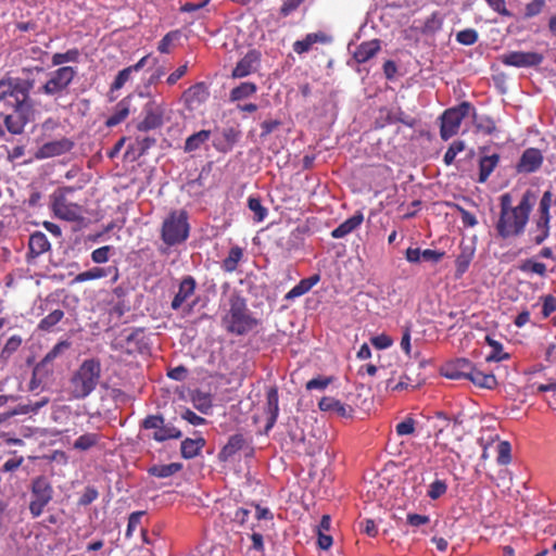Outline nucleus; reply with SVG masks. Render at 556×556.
Listing matches in <instances>:
<instances>
[{"mask_svg": "<svg viewBox=\"0 0 556 556\" xmlns=\"http://www.w3.org/2000/svg\"><path fill=\"white\" fill-rule=\"evenodd\" d=\"M535 198L531 191H526L519 203L513 205L511 194L506 192L500 197V216L495 225L500 237L506 239L516 237L525 231Z\"/></svg>", "mask_w": 556, "mask_h": 556, "instance_id": "obj_1", "label": "nucleus"}, {"mask_svg": "<svg viewBox=\"0 0 556 556\" xmlns=\"http://www.w3.org/2000/svg\"><path fill=\"white\" fill-rule=\"evenodd\" d=\"M41 72H43L41 66L23 67L22 73L25 78H2L0 80V103L3 102L11 108L27 102L28 93L34 88L35 83L30 79V76Z\"/></svg>", "mask_w": 556, "mask_h": 556, "instance_id": "obj_2", "label": "nucleus"}, {"mask_svg": "<svg viewBox=\"0 0 556 556\" xmlns=\"http://www.w3.org/2000/svg\"><path fill=\"white\" fill-rule=\"evenodd\" d=\"M222 323L228 332L238 336L252 331L257 325V320L248 309L245 299L236 293L229 298V309L223 316Z\"/></svg>", "mask_w": 556, "mask_h": 556, "instance_id": "obj_3", "label": "nucleus"}, {"mask_svg": "<svg viewBox=\"0 0 556 556\" xmlns=\"http://www.w3.org/2000/svg\"><path fill=\"white\" fill-rule=\"evenodd\" d=\"M101 375L100 362L85 359L70 380V392L74 399L87 397L98 386Z\"/></svg>", "mask_w": 556, "mask_h": 556, "instance_id": "obj_4", "label": "nucleus"}, {"mask_svg": "<svg viewBox=\"0 0 556 556\" xmlns=\"http://www.w3.org/2000/svg\"><path fill=\"white\" fill-rule=\"evenodd\" d=\"M189 236L188 215L185 211H174L163 222L162 239L167 245H175Z\"/></svg>", "mask_w": 556, "mask_h": 556, "instance_id": "obj_5", "label": "nucleus"}, {"mask_svg": "<svg viewBox=\"0 0 556 556\" xmlns=\"http://www.w3.org/2000/svg\"><path fill=\"white\" fill-rule=\"evenodd\" d=\"M471 111H473V108L468 102H463L455 108L446 110L441 116V138L446 141L453 136H455L459 130L462 121Z\"/></svg>", "mask_w": 556, "mask_h": 556, "instance_id": "obj_6", "label": "nucleus"}, {"mask_svg": "<svg viewBox=\"0 0 556 556\" xmlns=\"http://www.w3.org/2000/svg\"><path fill=\"white\" fill-rule=\"evenodd\" d=\"M52 496L53 489L47 477L39 476L33 480L29 511L34 518L42 514L45 507L51 502Z\"/></svg>", "mask_w": 556, "mask_h": 556, "instance_id": "obj_7", "label": "nucleus"}, {"mask_svg": "<svg viewBox=\"0 0 556 556\" xmlns=\"http://www.w3.org/2000/svg\"><path fill=\"white\" fill-rule=\"evenodd\" d=\"M77 75V68L73 66H61L49 75V79L40 88L47 96H56L64 92Z\"/></svg>", "mask_w": 556, "mask_h": 556, "instance_id": "obj_8", "label": "nucleus"}, {"mask_svg": "<svg viewBox=\"0 0 556 556\" xmlns=\"http://www.w3.org/2000/svg\"><path fill=\"white\" fill-rule=\"evenodd\" d=\"M141 427L144 430H151L152 433L149 434V438L155 440L156 442H164L170 439H179L182 435L178 428L170 424H165V420L161 415L147 416L142 420Z\"/></svg>", "mask_w": 556, "mask_h": 556, "instance_id": "obj_9", "label": "nucleus"}, {"mask_svg": "<svg viewBox=\"0 0 556 556\" xmlns=\"http://www.w3.org/2000/svg\"><path fill=\"white\" fill-rule=\"evenodd\" d=\"M73 188H64L53 193L52 210L54 214L64 220L76 222L81 218V206L70 202L65 194L72 192Z\"/></svg>", "mask_w": 556, "mask_h": 556, "instance_id": "obj_10", "label": "nucleus"}, {"mask_svg": "<svg viewBox=\"0 0 556 556\" xmlns=\"http://www.w3.org/2000/svg\"><path fill=\"white\" fill-rule=\"evenodd\" d=\"M42 144L36 150L34 156L37 160H46L55 156H61L70 152L74 148V141L66 137L59 139L41 140Z\"/></svg>", "mask_w": 556, "mask_h": 556, "instance_id": "obj_11", "label": "nucleus"}, {"mask_svg": "<svg viewBox=\"0 0 556 556\" xmlns=\"http://www.w3.org/2000/svg\"><path fill=\"white\" fill-rule=\"evenodd\" d=\"M541 53L534 51H510L500 56V61L507 66L531 67L543 62Z\"/></svg>", "mask_w": 556, "mask_h": 556, "instance_id": "obj_12", "label": "nucleus"}, {"mask_svg": "<svg viewBox=\"0 0 556 556\" xmlns=\"http://www.w3.org/2000/svg\"><path fill=\"white\" fill-rule=\"evenodd\" d=\"M11 108L12 112L4 116V125L11 134L20 135L24 131L28 122L27 114L29 111V104L27 102H23Z\"/></svg>", "mask_w": 556, "mask_h": 556, "instance_id": "obj_13", "label": "nucleus"}, {"mask_svg": "<svg viewBox=\"0 0 556 556\" xmlns=\"http://www.w3.org/2000/svg\"><path fill=\"white\" fill-rule=\"evenodd\" d=\"M53 368L43 362H39L33 369V375L28 384L30 391H42L47 389L52 381Z\"/></svg>", "mask_w": 556, "mask_h": 556, "instance_id": "obj_14", "label": "nucleus"}, {"mask_svg": "<svg viewBox=\"0 0 556 556\" xmlns=\"http://www.w3.org/2000/svg\"><path fill=\"white\" fill-rule=\"evenodd\" d=\"M143 113V119L137 125L139 131H148L162 125L163 110L154 101H150L144 105Z\"/></svg>", "mask_w": 556, "mask_h": 556, "instance_id": "obj_15", "label": "nucleus"}, {"mask_svg": "<svg viewBox=\"0 0 556 556\" xmlns=\"http://www.w3.org/2000/svg\"><path fill=\"white\" fill-rule=\"evenodd\" d=\"M472 363L466 358H457L445 364L442 368V375L448 379H468L471 372Z\"/></svg>", "mask_w": 556, "mask_h": 556, "instance_id": "obj_16", "label": "nucleus"}, {"mask_svg": "<svg viewBox=\"0 0 556 556\" xmlns=\"http://www.w3.org/2000/svg\"><path fill=\"white\" fill-rule=\"evenodd\" d=\"M110 275H113L112 281L116 282L117 279H118V270H117L116 267H114V266H110V267H92V268H90L88 270H85V271L79 273L78 275H76L71 283L75 285V283H80V282H85V281H88V280L101 279V278H104V277L110 276Z\"/></svg>", "mask_w": 556, "mask_h": 556, "instance_id": "obj_17", "label": "nucleus"}, {"mask_svg": "<svg viewBox=\"0 0 556 556\" xmlns=\"http://www.w3.org/2000/svg\"><path fill=\"white\" fill-rule=\"evenodd\" d=\"M260 63V53L255 50L249 51L235 66L233 78H243L256 71Z\"/></svg>", "mask_w": 556, "mask_h": 556, "instance_id": "obj_18", "label": "nucleus"}, {"mask_svg": "<svg viewBox=\"0 0 556 556\" xmlns=\"http://www.w3.org/2000/svg\"><path fill=\"white\" fill-rule=\"evenodd\" d=\"M264 412L267 420L265 431L268 432L276 424L279 414V396L277 388L271 387L267 390Z\"/></svg>", "mask_w": 556, "mask_h": 556, "instance_id": "obj_19", "label": "nucleus"}, {"mask_svg": "<svg viewBox=\"0 0 556 556\" xmlns=\"http://www.w3.org/2000/svg\"><path fill=\"white\" fill-rule=\"evenodd\" d=\"M443 17L440 13L434 12L425 21H415L412 30H419L425 36H433L441 30Z\"/></svg>", "mask_w": 556, "mask_h": 556, "instance_id": "obj_20", "label": "nucleus"}, {"mask_svg": "<svg viewBox=\"0 0 556 556\" xmlns=\"http://www.w3.org/2000/svg\"><path fill=\"white\" fill-rule=\"evenodd\" d=\"M195 285V280L191 276H187L181 280L178 292L172 301L173 309H179L182 304L194 293Z\"/></svg>", "mask_w": 556, "mask_h": 556, "instance_id": "obj_21", "label": "nucleus"}, {"mask_svg": "<svg viewBox=\"0 0 556 556\" xmlns=\"http://www.w3.org/2000/svg\"><path fill=\"white\" fill-rule=\"evenodd\" d=\"M364 222V214L356 212L350 218L341 223L337 228L331 231V237L334 239H341L352 233L354 230L361 227Z\"/></svg>", "mask_w": 556, "mask_h": 556, "instance_id": "obj_22", "label": "nucleus"}, {"mask_svg": "<svg viewBox=\"0 0 556 556\" xmlns=\"http://www.w3.org/2000/svg\"><path fill=\"white\" fill-rule=\"evenodd\" d=\"M130 101H131V97L129 96V97L122 99L115 105L113 113L105 122V125L108 127H114L127 118V116L129 115V111H130Z\"/></svg>", "mask_w": 556, "mask_h": 556, "instance_id": "obj_23", "label": "nucleus"}, {"mask_svg": "<svg viewBox=\"0 0 556 556\" xmlns=\"http://www.w3.org/2000/svg\"><path fill=\"white\" fill-rule=\"evenodd\" d=\"M380 50V41L377 39L361 43L353 53L357 63H365Z\"/></svg>", "mask_w": 556, "mask_h": 556, "instance_id": "obj_24", "label": "nucleus"}, {"mask_svg": "<svg viewBox=\"0 0 556 556\" xmlns=\"http://www.w3.org/2000/svg\"><path fill=\"white\" fill-rule=\"evenodd\" d=\"M543 157L539 150L528 149L523 152L519 167L521 170L531 173L538 169L542 164Z\"/></svg>", "mask_w": 556, "mask_h": 556, "instance_id": "obj_25", "label": "nucleus"}, {"mask_svg": "<svg viewBox=\"0 0 556 556\" xmlns=\"http://www.w3.org/2000/svg\"><path fill=\"white\" fill-rule=\"evenodd\" d=\"M500 162V156L496 153L481 156L479 161V178L478 181L483 184L488 180L492 172L495 169Z\"/></svg>", "mask_w": 556, "mask_h": 556, "instance_id": "obj_26", "label": "nucleus"}, {"mask_svg": "<svg viewBox=\"0 0 556 556\" xmlns=\"http://www.w3.org/2000/svg\"><path fill=\"white\" fill-rule=\"evenodd\" d=\"M320 280L319 275H313L308 278L302 279L296 286H294L286 295L287 301H292L299 296L307 293Z\"/></svg>", "mask_w": 556, "mask_h": 556, "instance_id": "obj_27", "label": "nucleus"}, {"mask_svg": "<svg viewBox=\"0 0 556 556\" xmlns=\"http://www.w3.org/2000/svg\"><path fill=\"white\" fill-rule=\"evenodd\" d=\"M327 37L324 33L307 34L302 40H296L293 43V51L298 54L308 52L314 43L326 42Z\"/></svg>", "mask_w": 556, "mask_h": 556, "instance_id": "obj_28", "label": "nucleus"}, {"mask_svg": "<svg viewBox=\"0 0 556 556\" xmlns=\"http://www.w3.org/2000/svg\"><path fill=\"white\" fill-rule=\"evenodd\" d=\"M204 445L205 440L201 437L195 439L187 438L181 442L180 445L181 456L186 459L194 458L200 454Z\"/></svg>", "mask_w": 556, "mask_h": 556, "instance_id": "obj_29", "label": "nucleus"}, {"mask_svg": "<svg viewBox=\"0 0 556 556\" xmlns=\"http://www.w3.org/2000/svg\"><path fill=\"white\" fill-rule=\"evenodd\" d=\"M29 251L33 255L38 256L50 249V242L43 232L37 231L29 238Z\"/></svg>", "mask_w": 556, "mask_h": 556, "instance_id": "obj_30", "label": "nucleus"}, {"mask_svg": "<svg viewBox=\"0 0 556 556\" xmlns=\"http://www.w3.org/2000/svg\"><path fill=\"white\" fill-rule=\"evenodd\" d=\"M182 469V464L170 463L166 465H153L148 469L150 476L156 478H169Z\"/></svg>", "mask_w": 556, "mask_h": 556, "instance_id": "obj_31", "label": "nucleus"}, {"mask_svg": "<svg viewBox=\"0 0 556 556\" xmlns=\"http://www.w3.org/2000/svg\"><path fill=\"white\" fill-rule=\"evenodd\" d=\"M323 412H333L338 415L345 417L349 415V407L342 404L339 400L331 396H324L318 404Z\"/></svg>", "mask_w": 556, "mask_h": 556, "instance_id": "obj_32", "label": "nucleus"}, {"mask_svg": "<svg viewBox=\"0 0 556 556\" xmlns=\"http://www.w3.org/2000/svg\"><path fill=\"white\" fill-rule=\"evenodd\" d=\"M468 380L472 381L476 386L492 389L496 384L495 376L492 374H484L475 368L472 365L471 372L468 376Z\"/></svg>", "mask_w": 556, "mask_h": 556, "instance_id": "obj_33", "label": "nucleus"}, {"mask_svg": "<svg viewBox=\"0 0 556 556\" xmlns=\"http://www.w3.org/2000/svg\"><path fill=\"white\" fill-rule=\"evenodd\" d=\"M193 406L202 414H208L212 409V395L206 392L195 391L191 395Z\"/></svg>", "mask_w": 556, "mask_h": 556, "instance_id": "obj_34", "label": "nucleus"}, {"mask_svg": "<svg viewBox=\"0 0 556 556\" xmlns=\"http://www.w3.org/2000/svg\"><path fill=\"white\" fill-rule=\"evenodd\" d=\"M243 257V250L240 247H232L227 257L222 263V268L226 273H232Z\"/></svg>", "mask_w": 556, "mask_h": 556, "instance_id": "obj_35", "label": "nucleus"}, {"mask_svg": "<svg viewBox=\"0 0 556 556\" xmlns=\"http://www.w3.org/2000/svg\"><path fill=\"white\" fill-rule=\"evenodd\" d=\"M80 59V51L77 48L68 49L66 52H58L52 55V66H60L66 63H77Z\"/></svg>", "mask_w": 556, "mask_h": 556, "instance_id": "obj_36", "label": "nucleus"}, {"mask_svg": "<svg viewBox=\"0 0 556 556\" xmlns=\"http://www.w3.org/2000/svg\"><path fill=\"white\" fill-rule=\"evenodd\" d=\"M257 90L254 83H242L230 91V100L232 102L248 99L253 96Z\"/></svg>", "mask_w": 556, "mask_h": 556, "instance_id": "obj_37", "label": "nucleus"}, {"mask_svg": "<svg viewBox=\"0 0 556 556\" xmlns=\"http://www.w3.org/2000/svg\"><path fill=\"white\" fill-rule=\"evenodd\" d=\"M211 137L210 130H200L189 136L185 142V151L193 152L198 150L203 143H205Z\"/></svg>", "mask_w": 556, "mask_h": 556, "instance_id": "obj_38", "label": "nucleus"}, {"mask_svg": "<svg viewBox=\"0 0 556 556\" xmlns=\"http://www.w3.org/2000/svg\"><path fill=\"white\" fill-rule=\"evenodd\" d=\"M491 348L490 354L485 357L486 362H501L509 358V354L504 352L503 344L490 337L485 338Z\"/></svg>", "mask_w": 556, "mask_h": 556, "instance_id": "obj_39", "label": "nucleus"}, {"mask_svg": "<svg viewBox=\"0 0 556 556\" xmlns=\"http://www.w3.org/2000/svg\"><path fill=\"white\" fill-rule=\"evenodd\" d=\"M71 348V342L67 340H63L58 342L41 359V362L51 365L52 362L60 357L65 351Z\"/></svg>", "mask_w": 556, "mask_h": 556, "instance_id": "obj_40", "label": "nucleus"}, {"mask_svg": "<svg viewBox=\"0 0 556 556\" xmlns=\"http://www.w3.org/2000/svg\"><path fill=\"white\" fill-rule=\"evenodd\" d=\"M473 257V249L471 247H463L460 254L456 258V267L459 274H464Z\"/></svg>", "mask_w": 556, "mask_h": 556, "instance_id": "obj_41", "label": "nucleus"}, {"mask_svg": "<svg viewBox=\"0 0 556 556\" xmlns=\"http://www.w3.org/2000/svg\"><path fill=\"white\" fill-rule=\"evenodd\" d=\"M248 206L254 213L253 219L256 223H261L267 216V208L263 206L258 198L250 197L248 199Z\"/></svg>", "mask_w": 556, "mask_h": 556, "instance_id": "obj_42", "label": "nucleus"}, {"mask_svg": "<svg viewBox=\"0 0 556 556\" xmlns=\"http://www.w3.org/2000/svg\"><path fill=\"white\" fill-rule=\"evenodd\" d=\"M99 437L96 433H85L76 439L74 448L79 451H88L98 443Z\"/></svg>", "mask_w": 556, "mask_h": 556, "instance_id": "obj_43", "label": "nucleus"}, {"mask_svg": "<svg viewBox=\"0 0 556 556\" xmlns=\"http://www.w3.org/2000/svg\"><path fill=\"white\" fill-rule=\"evenodd\" d=\"M475 125L478 131H481L485 135H491L496 130L495 122L485 115L476 116Z\"/></svg>", "mask_w": 556, "mask_h": 556, "instance_id": "obj_44", "label": "nucleus"}, {"mask_svg": "<svg viewBox=\"0 0 556 556\" xmlns=\"http://www.w3.org/2000/svg\"><path fill=\"white\" fill-rule=\"evenodd\" d=\"M447 491V484L444 480L435 479L428 486L427 495L431 500H438L444 495Z\"/></svg>", "mask_w": 556, "mask_h": 556, "instance_id": "obj_45", "label": "nucleus"}, {"mask_svg": "<svg viewBox=\"0 0 556 556\" xmlns=\"http://www.w3.org/2000/svg\"><path fill=\"white\" fill-rule=\"evenodd\" d=\"M63 316L64 312L62 309H54L40 320L39 328L41 330H50L63 318Z\"/></svg>", "mask_w": 556, "mask_h": 556, "instance_id": "obj_46", "label": "nucleus"}, {"mask_svg": "<svg viewBox=\"0 0 556 556\" xmlns=\"http://www.w3.org/2000/svg\"><path fill=\"white\" fill-rule=\"evenodd\" d=\"M497 463L500 465H508L511 460V446L507 441H501L497 444Z\"/></svg>", "mask_w": 556, "mask_h": 556, "instance_id": "obj_47", "label": "nucleus"}, {"mask_svg": "<svg viewBox=\"0 0 556 556\" xmlns=\"http://www.w3.org/2000/svg\"><path fill=\"white\" fill-rule=\"evenodd\" d=\"M60 127V123L54 118H47L40 125V137L39 140L51 139L53 132Z\"/></svg>", "mask_w": 556, "mask_h": 556, "instance_id": "obj_48", "label": "nucleus"}, {"mask_svg": "<svg viewBox=\"0 0 556 556\" xmlns=\"http://www.w3.org/2000/svg\"><path fill=\"white\" fill-rule=\"evenodd\" d=\"M465 150L464 141L456 140L447 149L444 154L443 161L446 165H452L456 155Z\"/></svg>", "mask_w": 556, "mask_h": 556, "instance_id": "obj_49", "label": "nucleus"}, {"mask_svg": "<svg viewBox=\"0 0 556 556\" xmlns=\"http://www.w3.org/2000/svg\"><path fill=\"white\" fill-rule=\"evenodd\" d=\"M478 33L472 28L460 30L456 35V40L464 46H471L478 41Z\"/></svg>", "mask_w": 556, "mask_h": 556, "instance_id": "obj_50", "label": "nucleus"}, {"mask_svg": "<svg viewBox=\"0 0 556 556\" xmlns=\"http://www.w3.org/2000/svg\"><path fill=\"white\" fill-rule=\"evenodd\" d=\"M416 421L412 417H406L395 426V432L399 437L410 435L415 432Z\"/></svg>", "mask_w": 556, "mask_h": 556, "instance_id": "obj_51", "label": "nucleus"}, {"mask_svg": "<svg viewBox=\"0 0 556 556\" xmlns=\"http://www.w3.org/2000/svg\"><path fill=\"white\" fill-rule=\"evenodd\" d=\"M186 97L189 102H193L194 100L201 102L206 98L205 87L202 84H197L187 90Z\"/></svg>", "mask_w": 556, "mask_h": 556, "instance_id": "obj_52", "label": "nucleus"}, {"mask_svg": "<svg viewBox=\"0 0 556 556\" xmlns=\"http://www.w3.org/2000/svg\"><path fill=\"white\" fill-rule=\"evenodd\" d=\"M143 515V511H134L129 515L128 525L125 533V536L127 539H130L134 532L140 527L141 518Z\"/></svg>", "mask_w": 556, "mask_h": 556, "instance_id": "obj_53", "label": "nucleus"}, {"mask_svg": "<svg viewBox=\"0 0 556 556\" xmlns=\"http://www.w3.org/2000/svg\"><path fill=\"white\" fill-rule=\"evenodd\" d=\"M112 250H113V248L110 245H104V247L93 250L91 253L92 262L96 264L106 263L110 258V254H111Z\"/></svg>", "mask_w": 556, "mask_h": 556, "instance_id": "obj_54", "label": "nucleus"}, {"mask_svg": "<svg viewBox=\"0 0 556 556\" xmlns=\"http://www.w3.org/2000/svg\"><path fill=\"white\" fill-rule=\"evenodd\" d=\"M132 73L134 72L130 70L129 66L122 70L115 77L113 84L111 85V91L122 89L124 85L130 79Z\"/></svg>", "mask_w": 556, "mask_h": 556, "instance_id": "obj_55", "label": "nucleus"}, {"mask_svg": "<svg viewBox=\"0 0 556 556\" xmlns=\"http://www.w3.org/2000/svg\"><path fill=\"white\" fill-rule=\"evenodd\" d=\"M371 344L378 350L389 349L393 344V340L388 334L381 333L371 338Z\"/></svg>", "mask_w": 556, "mask_h": 556, "instance_id": "obj_56", "label": "nucleus"}, {"mask_svg": "<svg viewBox=\"0 0 556 556\" xmlns=\"http://www.w3.org/2000/svg\"><path fill=\"white\" fill-rule=\"evenodd\" d=\"M545 5V0H532L526 5L525 15L526 17H533L541 13Z\"/></svg>", "mask_w": 556, "mask_h": 556, "instance_id": "obj_57", "label": "nucleus"}, {"mask_svg": "<svg viewBox=\"0 0 556 556\" xmlns=\"http://www.w3.org/2000/svg\"><path fill=\"white\" fill-rule=\"evenodd\" d=\"M22 338L20 336H12L10 337L3 349H2V354H7V355H10L12 353H14L15 351L18 350V348L21 346L22 344Z\"/></svg>", "mask_w": 556, "mask_h": 556, "instance_id": "obj_58", "label": "nucleus"}, {"mask_svg": "<svg viewBox=\"0 0 556 556\" xmlns=\"http://www.w3.org/2000/svg\"><path fill=\"white\" fill-rule=\"evenodd\" d=\"M488 5L502 16H511L510 11L506 8L505 0H485Z\"/></svg>", "mask_w": 556, "mask_h": 556, "instance_id": "obj_59", "label": "nucleus"}, {"mask_svg": "<svg viewBox=\"0 0 556 556\" xmlns=\"http://www.w3.org/2000/svg\"><path fill=\"white\" fill-rule=\"evenodd\" d=\"M331 382L330 378L317 377L306 383L307 390H325Z\"/></svg>", "mask_w": 556, "mask_h": 556, "instance_id": "obj_60", "label": "nucleus"}, {"mask_svg": "<svg viewBox=\"0 0 556 556\" xmlns=\"http://www.w3.org/2000/svg\"><path fill=\"white\" fill-rule=\"evenodd\" d=\"M98 491L94 488H87L84 494L80 496L78 504L81 506H87L91 504L93 501L98 498Z\"/></svg>", "mask_w": 556, "mask_h": 556, "instance_id": "obj_61", "label": "nucleus"}, {"mask_svg": "<svg viewBox=\"0 0 556 556\" xmlns=\"http://www.w3.org/2000/svg\"><path fill=\"white\" fill-rule=\"evenodd\" d=\"M176 37H177V31H170V33L166 34L162 38V40L159 42L157 50L161 53H168L169 47Z\"/></svg>", "mask_w": 556, "mask_h": 556, "instance_id": "obj_62", "label": "nucleus"}, {"mask_svg": "<svg viewBox=\"0 0 556 556\" xmlns=\"http://www.w3.org/2000/svg\"><path fill=\"white\" fill-rule=\"evenodd\" d=\"M444 253L439 252L437 250H430L426 249L421 251V261L430 262V263H438L443 257Z\"/></svg>", "mask_w": 556, "mask_h": 556, "instance_id": "obj_63", "label": "nucleus"}, {"mask_svg": "<svg viewBox=\"0 0 556 556\" xmlns=\"http://www.w3.org/2000/svg\"><path fill=\"white\" fill-rule=\"evenodd\" d=\"M25 53L29 59L40 62H43V59L48 55V53L38 46L29 47L25 50Z\"/></svg>", "mask_w": 556, "mask_h": 556, "instance_id": "obj_64", "label": "nucleus"}]
</instances>
